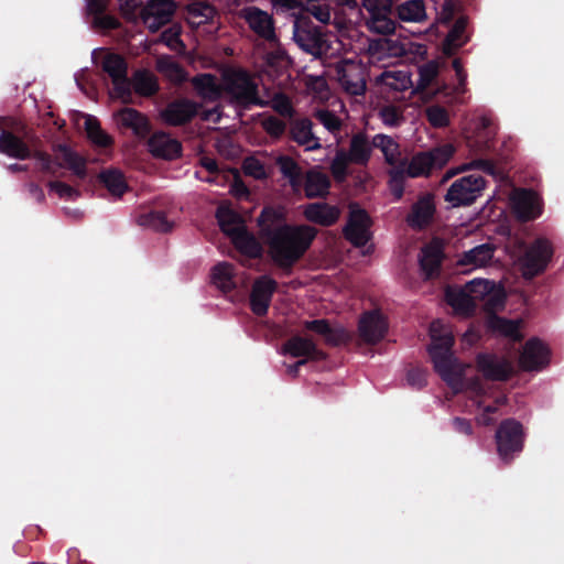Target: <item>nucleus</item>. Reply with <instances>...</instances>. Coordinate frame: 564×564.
Masks as SVG:
<instances>
[{"label":"nucleus","mask_w":564,"mask_h":564,"mask_svg":"<svg viewBox=\"0 0 564 564\" xmlns=\"http://www.w3.org/2000/svg\"><path fill=\"white\" fill-rule=\"evenodd\" d=\"M259 225L270 257L281 268H290L300 260L316 236L315 228L307 225H281L273 209L261 213Z\"/></svg>","instance_id":"1"},{"label":"nucleus","mask_w":564,"mask_h":564,"mask_svg":"<svg viewBox=\"0 0 564 564\" xmlns=\"http://www.w3.org/2000/svg\"><path fill=\"white\" fill-rule=\"evenodd\" d=\"M430 354L436 371L453 388L458 391L463 387V376L469 367L457 362L451 352L454 343L452 330L441 321H434L430 326Z\"/></svg>","instance_id":"2"},{"label":"nucleus","mask_w":564,"mask_h":564,"mask_svg":"<svg viewBox=\"0 0 564 564\" xmlns=\"http://www.w3.org/2000/svg\"><path fill=\"white\" fill-rule=\"evenodd\" d=\"M293 37L297 45L315 57H334L343 51L341 42L332 34H322L316 29L294 25Z\"/></svg>","instance_id":"3"},{"label":"nucleus","mask_w":564,"mask_h":564,"mask_svg":"<svg viewBox=\"0 0 564 564\" xmlns=\"http://www.w3.org/2000/svg\"><path fill=\"white\" fill-rule=\"evenodd\" d=\"M224 85L226 94L231 101L241 105H262L257 96V85L243 72L231 70L224 74Z\"/></svg>","instance_id":"4"},{"label":"nucleus","mask_w":564,"mask_h":564,"mask_svg":"<svg viewBox=\"0 0 564 564\" xmlns=\"http://www.w3.org/2000/svg\"><path fill=\"white\" fill-rule=\"evenodd\" d=\"M485 188V181L478 175L463 176L447 189L445 200L453 207L474 203Z\"/></svg>","instance_id":"5"},{"label":"nucleus","mask_w":564,"mask_h":564,"mask_svg":"<svg viewBox=\"0 0 564 564\" xmlns=\"http://www.w3.org/2000/svg\"><path fill=\"white\" fill-rule=\"evenodd\" d=\"M465 289L475 304L482 302L489 312L500 310L505 305L506 293L500 284L492 281L474 279L466 283Z\"/></svg>","instance_id":"6"},{"label":"nucleus","mask_w":564,"mask_h":564,"mask_svg":"<svg viewBox=\"0 0 564 564\" xmlns=\"http://www.w3.org/2000/svg\"><path fill=\"white\" fill-rule=\"evenodd\" d=\"M101 67L112 80L115 96L127 101L130 95V83L127 78L124 59L118 54L107 53L102 58Z\"/></svg>","instance_id":"7"},{"label":"nucleus","mask_w":564,"mask_h":564,"mask_svg":"<svg viewBox=\"0 0 564 564\" xmlns=\"http://www.w3.org/2000/svg\"><path fill=\"white\" fill-rule=\"evenodd\" d=\"M370 218L356 204L349 206V217L344 229L346 238L356 247H364L370 240Z\"/></svg>","instance_id":"8"},{"label":"nucleus","mask_w":564,"mask_h":564,"mask_svg":"<svg viewBox=\"0 0 564 564\" xmlns=\"http://www.w3.org/2000/svg\"><path fill=\"white\" fill-rule=\"evenodd\" d=\"M552 250L546 240H538L527 252L519 259V265L525 278H532L541 272L550 257Z\"/></svg>","instance_id":"9"},{"label":"nucleus","mask_w":564,"mask_h":564,"mask_svg":"<svg viewBox=\"0 0 564 564\" xmlns=\"http://www.w3.org/2000/svg\"><path fill=\"white\" fill-rule=\"evenodd\" d=\"M338 80L350 95H361L366 90L364 69L360 63L343 61L337 65Z\"/></svg>","instance_id":"10"},{"label":"nucleus","mask_w":564,"mask_h":564,"mask_svg":"<svg viewBox=\"0 0 564 564\" xmlns=\"http://www.w3.org/2000/svg\"><path fill=\"white\" fill-rule=\"evenodd\" d=\"M512 209L521 220H531L542 213V205L539 196L525 189H516L510 196Z\"/></svg>","instance_id":"11"},{"label":"nucleus","mask_w":564,"mask_h":564,"mask_svg":"<svg viewBox=\"0 0 564 564\" xmlns=\"http://www.w3.org/2000/svg\"><path fill=\"white\" fill-rule=\"evenodd\" d=\"M498 452L507 458L522 448V427L516 421L503 422L496 434Z\"/></svg>","instance_id":"12"},{"label":"nucleus","mask_w":564,"mask_h":564,"mask_svg":"<svg viewBox=\"0 0 564 564\" xmlns=\"http://www.w3.org/2000/svg\"><path fill=\"white\" fill-rule=\"evenodd\" d=\"M175 4L172 0H149L142 19L147 28L155 32L173 15Z\"/></svg>","instance_id":"13"},{"label":"nucleus","mask_w":564,"mask_h":564,"mask_svg":"<svg viewBox=\"0 0 564 564\" xmlns=\"http://www.w3.org/2000/svg\"><path fill=\"white\" fill-rule=\"evenodd\" d=\"M387 319L379 311L365 313L359 321L360 336L369 344L381 340L387 334Z\"/></svg>","instance_id":"14"},{"label":"nucleus","mask_w":564,"mask_h":564,"mask_svg":"<svg viewBox=\"0 0 564 564\" xmlns=\"http://www.w3.org/2000/svg\"><path fill=\"white\" fill-rule=\"evenodd\" d=\"M494 253L495 248L491 245H479L462 253L456 263L464 269V272H470L489 265Z\"/></svg>","instance_id":"15"},{"label":"nucleus","mask_w":564,"mask_h":564,"mask_svg":"<svg viewBox=\"0 0 564 564\" xmlns=\"http://www.w3.org/2000/svg\"><path fill=\"white\" fill-rule=\"evenodd\" d=\"M198 110V106L191 100L183 99L170 104L161 111L162 120L171 126H180L191 120Z\"/></svg>","instance_id":"16"},{"label":"nucleus","mask_w":564,"mask_h":564,"mask_svg":"<svg viewBox=\"0 0 564 564\" xmlns=\"http://www.w3.org/2000/svg\"><path fill=\"white\" fill-rule=\"evenodd\" d=\"M243 18L259 36L269 41L275 40L273 20L265 11L254 7L248 8L243 11Z\"/></svg>","instance_id":"17"},{"label":"nucleus","mask_w":564,"mask_h":564,"mask_svg":"<svg viewBox=\"0 0 564 564\" xmlns=\"http://www.w3.org/2000/svg\"><path fill=\"white\" fill-rule=\"evenodd\" d=\"M275 286V281L269 276H262L256 281L251 293V308L253 313L258 315L267 313Z\"/></svg>","instance_id":"18"},{"label":"nucleus","mask_w":564,"mask_h":564,"mask_svg":"<svg viewBox=\"0 0 564 564\" xmlns=\"http://www.w3.org/2000/svg\"><path fill=\"white\" fill-rule=\"evenodd\" d=\"M520 366L524 370H538L549 362L546 347L539 340H529L520 356Z\"/></svg>","instance_id":"19"},{"label":"nucleus","mask_w":564,"mask_h":564,"mask_svg":"<svg viewBox=\"0 0 564 564\" xmlns=\"http://www.w3.org/2000/svg\"><path fill=\"white\" fill-rule=\"evenodd\" d=\"M152 155L165 160H173L181 153V143L164 132L154 133L148 141Z\"/></svg>","instance_id":"20"},{"label":"nucleus","mask_w":564,"mask_h":564,"mask_svg":"<svg viewBox=\"0 0 564 564\" xmlns=\"http://www.w3.org/2000/svg\"><path fill=\"white\" fill-rule=\"evenodd\" d=\"M197 95L207 101H216L226 94L224 79L219 82L210 74H202L192 79Z\"/></svg>","instance_id":"21"},{"label":"nucleus","mask_w":564,"mask_h":564,"mask_svg":"<svg viewBox=\"0 0 564 564\" xmlns=\"http://www.w3.org/2000/svg\"><path fill=\"white\" fill-rule=\"evenodd\" d=\"M479 370L490 379L501 380L508 377L512 370L511 364L494 355H480L478 357Z\"/></svg>","instance_id":"22"},{"label":"nucleus","mask_w":564,"mask_h":564,"mask_svg":"<svg viewBox=\"0 0 564 564\" xmlns=\"http://www.w3.org/2000/svg\"><path fill=\"white\" fill-rule=\"evenodd\" d=\"M304 216L308 221L321 226H330L339 218V209L323 203L308 204L304 207Z\"/></svg>","instance_id":"23"},{"label":"nucleus","mask_w":564,"mask_h":564,"mask_svg":"<svg viewBox=\"0 0 564 564\" xmlns=\"http://www.w3.org/2000/svg\"><path fill=\"white\" fill-rule=\"evenodd\" d=\"M117 123L121 127L129 128L138 137H145L149 132L148 119L132 108H124L115 115Z\"/></svg>","instance_id":"24"},{"label":"nucleus","mask_w":564,"mask_h":564,"mask_svg":"<svg viewBox=\"0 0 564 564\" xmlns=\"http://www.w3.org/2000/svg\"><path fill=\"white\" fill-rule=\"evenodd\" d=\"M398 18L408 23H422L427 19L424 0H405L395 8Z\"/></svg>","instance_id":"25"},{"label":"nucleus","mask_w":564,"mask_h":564,"mask_svg":"<svg viewBox=\"0 0 564 564\" xmlns=\"http://www.w3.org/2000/svg\"><path fill=\"white\" fill-rule=\"evenodd\" d=\"M434 212L433 199L430 196H424L413 205L406 219L408 224L413 228H422L432 220Z\"/></svg>","instance_id":"26"},{"label":"nucleus","mask_w":564,"mask_h":564,"mask_svg":"<svg viewBox=\"0 0 564 564\" xmlns=\"http://www.w3.org/2000/svg\"><path fill=\"white\" fill-rule=\"evenodd\" d=\"M216 216L221 230L231 239H234V236L246 230L241 218L227 204H221L218 207Z\"/></svg>","instance_id":"27"},{"label":"nucleus","mask_w":564,"mask_h":564,"mask_svg":"<svg viewBox=\"0 0 564 564\" xmlns=\"http://www.w3.org/2000/svg\"><path fill=\"white\" fill-rule=\"evenodd\" d=\"M448 305L456 314L467 315L476 306L468 291L464 288H448L445 293Z\"/></svg>","instance_id":"28"},{"label":"nucleus","mask_w":564,"mask_h":564,"mask_svg":"<svg viewBox=\"0 0 564 564\" xmlns=\"http://www.w3.org/2000/svg\"><path fill=\"white\" fill-rule=\"evenodd\" d=\"M376 82L391 91H404L412 85L410 74L399 69L384 70Z\"/></svg>","instance_id":"29"},{"label":"nucleus","mask_w":564,"mask_h":564,"mask_svg":"<svg viewBox=\"0 0 564 564\" xmlns=\"http://www.w3.org/2000/svg\"><path fill=\"white\" fill-rule=\"evenodd\" d=\"M521 323V319L510 321L497 315H490L487 319V326L491 332L508 337L512 340H518L521 338L519 330Z\"/></svg>","instance_id":"30"},{"label":"nucleus","mask_w":564,"mask_h":564,"mask_svg":"<svg viewBox=\"0 0 564 564\" xmlns=\"http://www.w3.org/2000/svg\"><path fill=\"white\" fill-rule=\"evenodd\" d=\"M292 137L295 142L307 151L321 148L319 139L313 134L312 123L307 120H300L293 124Z\"/></svg>","instance_id":"31"},{"label":"nucleus","mask_w":564,"mask_h":564,"mask_svg":"<svg viewBox=\"0 0 564 564\" xmlns=\"http://www.w3.org/2000/svg\"><path fill=\"white\" fill-rule=\"evenodd\" d=\"M442 259V247L438 243H431L422 250L420 263L422 271L427 278H431L438 272Z\"/></svg>","instance_id":"32"},{"label":"nucleus","mask_w":564,"mask_h":564,"mask_svg":"<svg viewBox=\"0 0 564 564\" xmlns=\"http://www.w3.org/2000/svg\"><path fill=\"white\" fill-rule=\"evenodd\" d=\"M329 185V178L325 173L312 170L306 175L305 194L307 197L324 196L328 193Z\"/></svg>","instance_id":"33"},{"label":"nucleus","mask_w":564,"mask_h":564,"mask_svg":"<svg viewBox=\"0 0 564 564\" xmlns=\"http://www.w3.org/2000/svg\"><path fill=\"white\" fill-rule=\"evenodd\" d=\"M215 15V9L204 2H195L187 8V21L194 28H199L206 23L213 22Z\"/></svg>","instance_id":"34"},{"label":"nucleus","mask_w":564,"mask_h":564,"mask_svg":"<svg viewBox=\"0 0 564 564\" xmlns=\"http://www.w3.org/2000/svg\"><path fill=\"white\" fill-rule=\"evenodd\" d=\"M372 145L381 150L388 164L397 165L401 161L399 144L391 137L377 134L372 139Z\"/></svg>","instance_id":"35"},{"label":"nucleus","mask_w":564,"mask_h":564,"mask_svg":"<svg viewBox=\"0 0 564 564\" xmlns=\"http://www.w3.org/2000/svg\"><path fill=\"white\" fill-rule=\"evenodd\" d=\"M305 328L322 335L327 341L338 344L347 338V334L341 328L333 329L324 319H315L305 323Z\"/></svg>","instance_id":"36"},{"label":"nucleus","mask_w":564,"mask_h":564,"mask_svg":"<svg viewBox=\"0 0 564 564\" xmlns=\"http://www.w3.org/2000/svg\"><path fill=\"white\" fill-rule=\"evenodd\" d=\"M391 12L375 11L369 14L366 24L371 32L391 34L395 30V22L390 18Z\"/></svg>","instance_id":"37"},{"label":"nucleus","mask_w":564,"mask_h":564,"mask_svg":"<svg viewBox=\"0 0 564 564\" xmlns=\"http://www.w3.org/2000/svg\"><path fill=\"white\" fill-rule=\"evenodd\" d=\"M134 91L141 96H151L159 89L156 77L148 70H138L132 77Z\"/></svg>","instance_id":"38"},{"label":"nucleus","mask_w":564,"mask_h":564,"mask_svg":"<svg viewBox=\"0 0 564 564\" xmlns=\"http://www.w3.org/2000/svg\"><path fill=\"white\" fill-rule=\"evenodd\" d=\"M236 248L247 257L257 258L262 253L261 243L247 230L234 236L231 239Z\"/></svg>","instance_id":"39"},{"label":"nucleus","mask_w":564,"mask_h":564,"mask_svg":"<svg viewBox=\"0 0 564 564\" xmlns=\"http://www.w3.org/2000/svg\"><path fill=\"white\" fill-rule=\"evenodd\" d=\"M371 147H373L372 143L370 144L364 135L357 134L352 137L347 154L352 163L366 164L370 159Z\"/></svg>","instance_id":"40"},{"label":"nucleus","mask_w":564,"mask_h":564,"mask_svg":"<svg viewBox=\"0 0 564 564\" xmlns=\"http://www.w3.org/2000/svg\"><path fill=\"white\" fill-rule=\"evenodd\" d=\"M100 180L109 193L116 197H120L128 189L124 176L118 170H108L102 172L100 174Z\"/></svg>","instance_id":"41"},{"label":"nucleus","mask_w":564,"mask_h":564,"mask_svg":"<svg viewBox=\"0 0 564 564\" xmlns=\"http://www.w3.org/2000/svg\"><path fill=\"white\" fill-rule=\"evenodd\" d=\"M156 68L170 82L181 83L186 78L184 69L169 56L159 57Z\"/></svg>","instance_id":"42"},{"label":"nucleus","mask_w":564,"mask_h":564,"mask_svg":"<svg viewBox=\"0 0 564 564\" xmlns=\"http://www.w3.org/2000/svg\"><path fill=\"white\" fill-rule=\"evenodd\" d=\"M465 26L466 22L463 19H459L455 22L453 29L447 34L444 41V54L452 55L458 47H460L466 42V39L464 36Z\"/></svg>","instance_id":"43"},{"label":"nucleus","mask_w":564,"mask_h":564,"mask_svg":"<svg viewBox=\"0 0 564 564\" xmlns=\"http://www.w3.org/2000/svg\"><path fill=\"white\" fill-rule=\"evenodd\" d=\"M283 352L292 357H310L315 352V345L310 339L293 337L284 345Z\"/></svg>","instance_id":"44"},{"label":"nucleus","mask_w":564,"mask_h":564,"mask_svg":"<svg viewBox=\"0 0 564 564\" xmlns=\"http://www.w3.org/2000/svg\"><path fill=\"white\" fill-rule=\"evenodd\" d=\"M212 280L217 288L230 290L234 286L232 265L227 262L216 264L212 271Z\"/></svg>","instance_id":"45"},{"label":"nucleus","mask_w":564,"mask_h":564,"mask_svg":"<svg viewBox=\"0 0 564 564\" xmlns=\"http://www.w3.org/2000/svg\"><path fill=\"white\" fill-rule=\"evenodd\" d=\"M0 151L17 159H24L29 155L26 147L19 139L9 133L1 134Z\"/></svg>","instance_id":"46"},{"label":"nucleus","mask_w":564,"mask_h":564,"mask_svg":"<svg viewBox=\"0 0 564 564\" xmlns=\"http://www.w3.org/2000/svg\"><path fill=\"white\" fill-rule=\"evenodd\" d=\"M141 226L149 227L156 231H169L173 227V223L166 219L165 215L161 212H151L141 215L138 219Z\"/></svg>","instance_id":"47"},{"label":"nucleus","mask_w":564,"mask_h":564,"mask_svg":"<svg viewBox=\"0 0 564 564\" xmlns=\"http://www.w3.org/2000/svg\"><path fill=\"white\" fill-rule=\"evenodd\" d=\"M433 169V159H431L427 152L419 153L414 155L404 171L410 177H417L426 175Z\"/></svg>","instance_id":"48"},{"label":"nucleus","mask_w":564,"mask_h":564,"mask_svg":"<svg viewBox=\"0 0 564 564\" xmlns=\"http://www.w3.org/2000/svg\"><path fill=\"white\" fill-rule=\"evenodd\" d=\"M350 163L352 161L344 150L336 152L329 167L335 181L341 183L346 180L349 174L348 167Z\"/></svg>","instance_id":"49"},{"label":"nucleus","mask_w":564,"mask_h":564,"mask_svg":"<svg viewBox=\"0 0 564 564\" xmlns=\"http://www.w3.org/2000/svg\"><path fill=\"white\" fill-rule=\"evenodd\" d=\"M85 129L91 142L100 147L111 143V138L100 128L99 122L91 116L85 118Z\"/></svg>","instance_id":"50"},{"label":"nucleus","mask_w":564,"mask_h":564,"mask_svg":"<svg viewBox=\"0 0 564 564\" xmlns=\"http://www.w3.org/2000/svg\"><path fill=\"white\" fill-rule=\"evenodd\" d=\"M440 72V63L431 61L419 67V80L416 84L417 90L426 89L432 82L436 78Z\"/></svg>","instance_id":"51"},{"label":"nucleus","mask_w":564,"mask_h":564,"mask_svg":"<svg viewBox=\"0 0 564 564\" xmlns=\"http://www.w3.org/2000/svg\"><path fill=\"white\" fill-rule=\"evenodd\" d=\"M59 159L62 160L61 164L66 165L70 170L74 171L77 175H84L85 173V162L82 158H79L76 153H74L67 147H61L59 150Z\"/></svg>","instance_id":"52"},{"label":"nucleus","mask_w":564,"mask_h":564,"mask_svg":"<svg viewBox=\"0 0 564 564\" xmlns=\"http://www.w3.org/2000/svg\"><path fill=\"white\" fill-rule=\"evenodd\" d=\"M182 28L178 24H174L165 30L161 35V41L171 50L177 53L185 52V45L180 39Z\"/></svg>","instance_id":"53"},{"label":"nucleus","mask_w":564,"mask_h":564,"mask_svg":"<svg viewBox=\"0 0 564 564\" xmlns=\"http://www.w3.org/2000/svg\"><path fill=\"white\" fill-rule=\"evenodd\" d=\"M379 118L388 127H397L403 121L402 110L393 105H387L379 111Z\"/></svg>","instance_id":"54"},{"label":"nucleus","mask_w":564,"mask_h":564,"mask_svg":"<svg viewBox=\"0 0 564 564\" xmlns=\"http://www.w3.org/2000/svg\"><path fill=\"white\" fill-rule=\"evenodd\" d=\"M429 122L434 128H444L449 123V116L445 108L441 106H431L426 109Z\"/></svg>","instance_id":"55"},{"label":"nucleus","mask_w":564,"mask_h":564,"mask_svg":"<svg viewBox=\"0 0 564 564\" xmlns=\"http://www.w3.org/2000/svg\"><path fill=\"white\" fill-rule=\"evenodd\" d=\"M454 151L455 149L452 144H445L427 152L429 156L433 159V167L443 166L452 158Z\"/></svg>","instance_id":"56"},{"label":"nucleus","mask_w":564,"mask_h":564,"mask_svg":"<svg viewBox=\"0 0 564 564\" xmlns=\"http://www.w3.org/2000/svg\"><path fill=\"white\" fill-rule=\"evenodd\" d=\"M281 172L290 180L292 185H296L300 176L297 164L290 158L282 156L278 161Z\"/></svg>","instance_id":"57"},{"label":"nucleus","mask_w":564,"mask_h":564,"mask_svg":"<svg viewBox=\"0 0 564 564\" xmlns=\"http://www.w3.org/2000/svg\"><path fill=\"white\" fill-rule=\"evenodd\" d=\"M315 116L328 131L335 132L339 130L340 120L330 111L322 109L316 111Z\"/></svg>","instance_id":"58"},{"label":"nucleus","mask_w":564,"mask_h":564,"mask_svg":"<svg viewBox=\"0 0 564 564\" xmlns=\"http://www.w3.org/2000/svg\"><path fill=\"white\" fill-rule=\"evenodd\" d=\"M242 167L246 174L254 178H263L265 176L264 166L254 158H247L243 161Z\"/></svg>","instance_id":"59"},{"label":"nucleus","mask_w":564,"mask_h":564,"mask_svg":"<svg viewBox=\"0 0 564 564\" xmlns=\"http://www.w3.org/2000/svg\"><path fill=\"white\" fill-rule=\"evenodd\" d=\"M307 12L324 24L330 21V10L326 4L312 3L308 6Z\"/></svg>","instance_id":"60"},{"label":"nucleus","mask_w":564,"mask_h":564,"mask_svg":"<svg viewBox=\"0 0 564 564\" xmlns=\"http://www.w3.org/2000/svg\"><path fill=\"white\" fill-rule=\"evenodd\" d=\"M50 188L61 198L74 199L78 196V193L73 187L61 182L51 183Z\"/></svg>","instance_id":"61"},{"label":"nucleus","mask_w":564,"mask_h":564,"mask_svg":"<svg viewBox=\"0 0 564 564\" xmlns=\"http://www.w3.org/2000/svg\"><path fill=\"white\" fill-rule=\"evenodd\" d=\"M362 7L370 14L375 11L391 12L392 2L391 0H362Z\"/></svg>","instance_id":"62"},{"label":"nucleus","mask_w":564,"mask_h":564,"mask_svg":"<svg viewBox=\"0 0 564 564\" xmlns=\"http://www.w3.org/2000/svg\"><path fill=\"white\" fill-rule=\"evenodd\" d=\"M272 107L274 108V110H276L282 116H291L292 115L291 102H290L289 98H286L283 95H276L272 99Z\"/></svg>","instance_id":"63"},{"label":"nucleus","mask_w":564,"mask_h":564,"mask_svg":"<svg viewBox=\"0 0 564 564\" xmlns=\"http://www.w3.org/2000/svg\"><path fill=\"white\" fill-rule=\"evenodd\" d=\"M263 129L273 137H279L284 131V124L276 118H267L262 121Z\"/></svg>","instance_id":"64"}]
</instances>
